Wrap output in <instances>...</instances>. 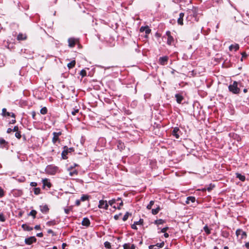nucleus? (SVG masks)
I'll return each mask as SVG.
<instances>
[{"label": "nucleus", "instance_id": "1", "mask_svg": "<svg viewBox=\"0 0 249 249\" xmlns=\"http://www.w3.org/2000/svg\"><path fill=\"white\" fill-rule=\"evenodd\" d=\"M229 89L230 91L234 94H238L240 92V89L238 87V83L234 81L232 84L229 86Z\"/></svg>", "mask_w": 249, "mask_h": 249}, {"label": "nucleus", "instance_id": "2", "mask_svg": "<svg viewBox=\"0 0 249 249\" xmlns=\"http://www.w3.org/2000/svg\"><path fill=\"white\" fill-rule=\"evenodd\" d=\"M236 235L237 237L240 236V239L246 238L247 237L246 232L241 229H237L236 231Z\"/></svg>", "mask_w": 249, "mask_h": 249}, {"label": "nucleus", "instance_id": "3", "mask_svg": "<svg viewBox=\"0 0 249 249\" xmlns=\"http://www.w3.org/2000/svg\"><path fill=\"white\" fill-rule=\"evenodd\" d=\"M99 208H103L106 210L108 208V204L106 200H101L99 201V204L98 205Z\"/></svg>", "mask_w": 249, "mask_h": 249}, {"label": "nucleus", "instance_id": "4", "mask_svg": "<svg viewBox=\"0 0 249 249\" xmlns=\"http://www.w3.org/2000/svg\"><path fill=\"white\" fill-rule=\"evenodd\" d=\"M68 170L69 171V175L72 176H76L78 174V171L77 170L74 169L73 167L71 166L68 168Z\"/></svg>", "mask_w": 249, "mask_h": 249}, {"label": "nucleus", "instance_id": "5", "mask_svg": "<svg viewBox=\"0 0 249 249\" xmlns=\"http://www.w3.org/2000/svg\"><path fill=\"white\" fill-rule=\"evenodd\" d=\"M36 239L35 236H31L25 239V242L27 245H31L33 243L36 242Z\"/></svg>", "mask_w": 249, "mask_h": 249}, {"label": "nucleus", "instance_id": "6", "mask_svg": "<svg viewBox=\"0 0 249 249\" xmlns=\"http://www.w3.org/2000/svg\"><path fill=\"white\" fill-rule=\"evenodd\" d=\"M61 135V132H54L53 133V138L52 141L53 143H55L58 140L59 136Z\"/></svg>", "mask_w": 249, "mask_h": 249}, {"label": "nucleus", "instance_id": "7", "mask_svg": "<svg viewBox=\"0 0 249 249\" xmlns=\"http://www.w3.org/2000/svg\"><path fill=\"white\" fill-rule=\"evenodd\" d=\"M168 60V57L167 56L161 57L159 58V62L161 65H164L166 64Z\"/></svg>", "mask_w": 249, "mask_h": 249}, {"label": "nucleus", "instance_id": "8", "mask_svg": "<svg viewBox=\"0 0 249 249\" xmlns=\"http://www.w3.org/2000/svg\"><path fill=\"white\" fill-rule=\"evenodd\" d=\"M180 132L179 129L178 127H175L172 131V134L173 136H174L176 139H178L179 138V132Z\"/></svg>", "mask_w": 249, "mask_h": 249}, {"label": "nucleus", "instance_id": "9", "mask_svg": "<svg viewBox=\"0 0 249 249\" xmlns=\"http://www.w3.org/2000/svg\"><path fill=\"white\" fill-rule=\"evenodd\" d=\"M40 211L45 213H47L49 212V209L47 205H44L40 206Z\"/></svg>", "mask_w": 249, "mask_h": 249}, {"label": "nucleus", "instance_id": "10", "mask_svg": "<svg viewBox=\"0 0 249 249\" xmlns=\"http://www.w3.org/2000/svg\"><path fill=\"white\" fill-rule=\"evenodd\" d=\"M140 31L141 32H144L146 34H148L150 33L151 30L148 28V27L145 26V27H142L140 28Z\"/></svg>", "mask_w": 249, "mask_h": 249}, {"label": "nucleus", "instance_id": "11", "mask_svg": "<svg viewBox=\"0 0 249 249\" xmlns=\"http://www.w3.org/2000/svg\"><path fill=\"white\" fill-rule=\"evenodd\" d=\"M82 224L83 226H85L86 227L89 226V225H90V221L89 219V218H83L82 222Z\"/></svg>", "mask_w": 249, "mask_h": 249}, {"label": "nucleus", "instance_id": "12", "mask_svg": "<svg viewBox=\"0 0 249 249\" xmlns=\"http://www.w3.org/2000/svg\"><path fill=\"white\" fill-rule=\"evenodd\" d=\"M184 14L183 13H181L179 14V17L178 19V23L179 25H183V18L184 17Z\"/></svg>", "mask_w": 249, "mask_h": 249}, {"label": "nucleus", "instance_id": "13", "mask_svg": "<svg viewBox=\"0 0 249 249\" xmlns=\"http://www.w3.org/2000/svg\"><path fill=\"white\" fill-rule=\"evenodd\" d=\"M239 47L238 44H237L231 45L229 47V50L230 51L234 50L235 51H236L237 50H238L239 49Z\"/></svg>", "mask_w": 249, "mask_h": 249}, {"label": "nucleus", "instance_id": "14", "mask_svg": "<svg viewBox=\"0 0 249 249\" xmlns=\"http://www.w3.org/2000/svg\"><path fill=\"white\" fill-rule=\"evenodd\" d=\"M69 46L70 47H73L75 44V40L74 38H71L68 40Z\"/></svg>", "mask_w": 249, "mask_h": 249}, {"label": "nucleus", "instance_id": "15", "mask_svg": "<svg viewBox=\"0 0 249 249\" xmlns=\"http://www.w3.org/2000/svg\"><path fill=\"white\" fill-rule=\"evenodd\" d=\"M124 249H135V247L133 244H125L124 245Z\"/></svg>", "mask_w": 249, "mask_h": 249}, {"label": "nucleus", "instance_id": "16", "mask_svg": "<svg viewBox=\"0 0 249 249\" xmlns=\"http://www.w3.org/2000/svg\"><path fill=\"white\" fill-rule=\"evenodd\" d=\"M42 182H43L44 186H46L48 188H50L51 187V184L49 181V180L48 179H47V178L43 179L42 180Z\"/></svg>", "mask_w": 249, "mask_h": 249}, {"label": "nucleus", "instance_id": "17", "mask_svg": "<svg viewBox=\"0 0 249 249\" xmlns=\"http://www.w3.org/2000/svg\"><path fill=\"white\" fill-rule=\"evenodd\" d=\"M21 227L24 231H31L33 229L32 227L29 226L26 224H22Z\"/></svg>", "mask_w": 249, "mask_h": 249}, {"label": "nucleus", "instance_id": "18", "mask_svg": "<svg viewBox=\"0 0 249 249\" xmlns=\"http://www.w3.org/2000/svg\"><path fill=\"white\" fill-rule=\"evenodd\" d=\"M68 154V148L66 146L64 147V150L62 152V157L63 159H66L67 156L66 155Z\"/></svg>", "mask_w": 249, "mask_h": 249}, {"label": "nucleus", "instance_id": "19", "mask_svg": "<svg viewBox=\"0 0 249 249\" xmlns=\"http://www.w3.org/2000/svg\"><path fill=\"white\" fill-rule=\"evenodd\" d=\"M175 97L176 98L177 102L179 104L181 103L183 99V97L178 94H176Z\"/></svg>", "mask_w": 249, "mask_h": 249}, {"label": "nucleus", "instance_id": "20", "mask_svg": "<svg viewBox=\"0 0 249 249\" xmlns=\"http://www.w3.org/2000/svg\"><path fill=\"white\" fill-rule=\"evenodd\" d=\"M196 200V198L193 196H189L187 198L186 203L188 204H190V201L191 202H194Z\"/></svg>", "mask_w": 249, "mask_h": 249}, {"label": "nucleus", "instance_id": "21", "mask_svg": "<svg viewBox=\"0 0 249 249\" xmlns=\"http://www.w3.org/2000/svg\"><path fill=\"white\" fill-rule=\"evenodd\" d=\"M26 38V36L25 35H23L22 34H20L18 36L17 39L18 40H25Z\"/></svg>", "mask_w": 249, "mask_h": 249}, {"label": "nucleus", "instance_id": "22", "mask_svg": "<svg viewBox=\"0 0 249 249\" xmlns=\"http://www.w3.org/2000/svg\"><path fill=\"white\" fill-rule=\"evenodd\" d=\"M75 65V61L73 60V61H71L70 63H68L67 65V66L69 69H71L74 67Z\"/></svg>", "mask_w": 249, "mask_h": 249}, {"label": "nucleus", "instance_id": "23", "mask_svg": "<svg viewBox=\"0 0 249 249\" xmlns=\"http://www.w3.org/2000/svg\"><path fill=\"white\" fill-rule=\"evenodd\" d=\"M47 111H48V110H47V108L46 107H42L41 109H40V113L43 114V115H45L47 113Z\"/></svg>", "mask_w": 249, "mask_h": 249}, {"label": "nucleus", "instance_id": "24", "mask_svg": "<svg viewBox=\"0 0 249 249\" xmlns=\"http://www.w3.org/2000/svg\"><path fill=\"white\" fill-rule=\"evenodd\" d=\"M174 41V38L171 36H169L167 39V43L169 45H171Z\"/></svg>", "mask_w": 249, "mask_h": 249}, {"label": "nucleus", "instance_id": "25", "mask_svg": "<svg viewBox=\"0 0 249 249\" xmlns=\"http://www.w3.org/2000/svg\"><path fill=\"white\" fill-rule=\"evenodd\" d=\"M160 210V207H158L156 209H153L152 210V213L153 214H156L159 213Z\"/></svg>", "mask_w": 249, "mask_h": 249}, {"label": "nucleus", "instance_id": "26", "mask_svg": "<svg viewBox=\"0 0 249 249\" xmlns=\"http://www.w3.org/2000/svg\"><path fill=\"white\" fill-rule=\"evenodd\" d=\"M164 223V221L161 219L157 220L155 221V223L157 225H161Z\"/></svg>", "mask_w": 249, "mask_h": 249}, {"label": "nucleus", "instance_id": "27", "mask_svg": "<svg viewBox=\"0 0 249 249\" xmlns=\"http://www.w3.org/2000/svg\"><path fill=\"white\" fill-rule=\"evenodd\" d=\"M36 210H32L30 213L29 214V215L32 216L34 218L36 217Z\"/></svg>", "mask_w": 249, "mask_h": 249}, {"label": "nucleus", "instance_id": "28", "mask_svg": "<svg viewBox=\"0 0 249 249\" xmlns=\"http://www.w3.org/2000/svg\"><path fill=\"white\" fill-rule=\"evenodd\" d=\"M237 177L241 181H244L245 179V177L244 176L241 175L240 174H236Z\"/></svg>", "mask_w": 249, "mask_h": 249}, {"label": "nucleus", "instance_id": "29", "mask_svg": "<svg viewBox=\"0 0 249 249\" xmlns=\"http://www.w3.org/2000/svg\"><path fill=\"white\" fill-rule=\"evenodd\" d=\"M204 230L205 231V232L207 233V234H209L211 233L210 230L209 229L207 226H205L204 227Z\"/></svg>", "mask_w": 249, "mask_h": 249}, {"label": "nucleus", "instance_id": "30", "mask_svg": "<svg viewBox=\"0 0 249 249\" xmlns=\"http://www.w3.org/2000/svg\"><path fill=\"white\" fill-rule=\"evenodd\" d=\"M143 223V220L142 219H140L138 221L135 222L134 223L136 225H142Z\"/></svg>", "mask_w": 249, "mask_h": 249}, {"label": "nucleus", "instance_id": "31", "mask_svg": "<svg viewBox=\"0 0 249 249\" xmlns=\"http://www.w3.org/2000/svg\"><path fill=\"white\" fill-rule=\"evenodd\" d=\"M129 215H130V214L128 212L124 214V215L123 217V221H126L128 219Z\"/></svg>", "mask_w": 249, "mask_h": 249}, {"label": "nucleus", "instance_id": "32", "mask_svg": "<svg viewBox=\"0 0 249 249\" xmlns=\"http://www.w3.org/2000/svg\"><path fill=\"white\" fill-rule=\"evenodd\" d=\"M80 74L82 76V77H85L87 75V72L85 70H82L81 71Z\"/></svg>", "mask_w": 249, "mask_h": 249}, {"label": "nucleus", "instance_id": "33", "mask_svg": "<svg viewBox=\"0 0 249 249\" xmlns=\"http://www.w3.org/2000/svg\"><path fill=\"white\" fill-rule=\"evenodd\" d=\"M105 247L107 249H110L111 248V245L110 243L109 242H105L104 243Z\"/></svg>", "mask_w": 249, "mask_h": 249}, {"label": "nucleus", "instance_id": "34", "mask_svg": "<svg viewBox=\"0 0 249 249\" xmlns=\"http://www.w3.org/2000/svg\"><path fill=\"white\" fill-rule=\"evenodd\" d=\"M71 210H72V208L71 207H70L67 208H65L64 209V211H65V213L66 214H69L70 212L71 211Z\"/></svg>", "mask_w": 249, "mask_h": 249}, {"label": "nucleus", "instance_id": "35", "mask_svg": "<svg viewBox=\"0 0 249 249\" xmlns=\"http://www.w3.org/2000/svg\"><path fill=\"white\" fill-rule=\"evenodd\" d=\"M154 203V201H151L149 203V204L147 206V209H151L152 208V206L153 205Z\"/></svg>", "mask_w": 249, "mask_h": 249}, {"label": "nucleus", "instance_id": "36", "mask_svg": "<svg viewBox=\"0 0 249 249\" xmlns=\"http://www.w3.org/2000/svg\"><path fill=\"white\" fill-rule=\"evenodd\" d=\"M0 221L1 222H4L5 221V217L2 213H0Z\"/></svg>", "mask_w": 249, "mask_h": 249}, {"label": "nucleus", "instance_id": "37", "mask_svg": "<svg viewBox=\"0 0 249 249\" xmlns=\"http://www.w3.org/2000/svg\"><path fill=\"white\" fill-rule=\"evenodd\" d=\"M56 223L54 221H50L47 223V225L48 226H52L55 225Z\"/></svg>", "mask_w": 249, "mask_h": 249}, {"label": "nucleus", "instance_id": "38", "mask_svg": "<svg viewBox=\"0 0 249 249\" xmlns=\"http://www.w3.org/2000/svg\"><path fill=\"white\" fill-rule=\"evenodd\" d=\"M149 249H159L158 248V246H157V245H150L149 246Z\"/></svg>", "mask_w": 249, "mask_h": 249}, {"label": "nucleus", "instance_id": "39", "mask_svg": "<svg viewBox=\"0 0 249 249\" xmlns=\"http://www.w3.org/2000/svg\"><path fill=\"white\" fill-rule=\"evenodd\" d=\"M40 190L38 188H36L34 189V193L36 195H38L40 193Z\"/></svg>", "mask_w": 249, "mask_h": 249}, {"label": "nucleus", "instance_id": "40", "mask_svg": "<svg viewBox=\"0 0 249 249\" xmlns=\"http://www.w3.org/2000/svg\"><path fill=\"white\" fill-rule=\"evenodd\" d=\"M88 199V196L84 195L81 197V200L83 201L86 200Z\"/></svg>", "mask_w": 249, "mask_h": 249}, {"label": "nucleus", "instance_id": "41", "mask_svg": "<svg viewBox=\"0 0 249 249\" xmlns=\"http://www.w3.org/2000/svg\"><path fill=\"white\" fill-rule=\"evenodd\" d=\"M116 201V199H113L108 201V203L110 205H112L114 203H115Z\"/></svg>", "mask_w": 249, "mask_h": 249}, {"label": "nucleus", "instance_id": "42", "mask_svg": "<svg viewBox=\"0 0 249 249\" xmlns=\"http://www.w3.org/2000/svg\"><path fill=\"white\" fill-rule=\"evenodd\" d=\"M156 245L157 246H158V248L159 249L160 248H162L163 247L164 243L163 242H162V243H158Z\"/></svg>", "mask_w": 249, "mask_h": 249}, {"label": "nucleus", "instance_id": "43", "mask_svg": "<svg viewBox=\"0 0 249 249\" xmlns=\"http://www.w3.org/2000/svg\"><path fill=\"white\" fill-rule=\"evenodd\" d=\"M6 115L8 116H11L13 118H15V115L13 113H10L7 112L6 113Z\"/></svg>", "mask_w": 249, "mask_h": 249}, {"label": "nucleus", "instance_id": "44", "mask_svg": "<svg viewBox=\"0 0 249 249\" xmlns=\"http://www.w3.org/2000/svg\"><path fill=\"white\" fill-rule=\"evenodd\" d=\"M15 136L18 139L21 138V135L19 132H17L15 133Z\"/></svg>", "mask_w": 249, "mask_h": 249}, {"label": "nucleus", "instance_id": "45", "mask_svg": "<svg viewBox=\"0 0 249 249\" xmlns=\"http://www.w3.org/2000/svg\"><path fill=\"white\" fill-rule=\"evenodd\" d=\"M79 111L78 109H74V110L71 112V114L73 115H75L77 113H78Z\"/></svg>", "mask_w": 249, "mask_h": 249}, {"label": "nucleus", "instance_id": "46", "mask_svg": "<svg viewBox=\"0 0 249 249\" xmlns=\"http://www.w3.org/2000/svg\"><path fill=\"white\" fill-rule=\"evenodd\" d=\"M7 112H6V108H3L2 109V116H6Z\"/></svg>", "mask_w": 249, "mask_h": 249}, {"label": "nucleus", "instance_id": "47", "mask_svg": "<svg viewBox=\"0 0 249 249\" xmlns=\"http://www.w3.org/2000/svg\"><path fill=\"white\" fill-rule=\"evenodd\" d=\"M6 143V141L3 139L0 138V144L2 145L3 144H5Z\"/></svg>", "mask_w": 249, "mask_h": 249}, {"label": "nucleus", "instance_id": "48", "mask_svg": "<svg viewBox=\"0 0 249 249\" xmlns=\"http://www.w3.org/2000/svg\"><path fill=\"white\" fill-rule=\"evenodd\" d=\"M32 118H33V119L34 120H36V113L35 111H32Z\"/></svg>", "mask_w": 249, "mask_h": 249}, {"label": "nucleus", "instance_id": "49", "mask_svg": "<svg viewBox=\"0 0 249 249\" xmlns=\"http://www.w3.org/2000/svg\"><path fill=\"white\" fill-rule=\"evenodd\" d=\"M122 215L121 213H120L119 214H116V215H115L114 216V218L115 220H118L120 216Z\"/></svg>", "mask_w": 249, "mask_h": 249}, {"label": "nucleus", "instance_id": "50", "mask_svg": "<svg viewBox=\"0 0 249 249\" xmlns=\"http://www.w3.org/2000/svg\"><path fill=\"white\" fill-rule=\"evenodd\" d=\"M18 127L17 126H15L14 128L12 129V131L14 132H18Z\"/></svg>", "mask_w": 249, "mask_h": 249}, {"label": "nucleus", "instance_id": "51", "mask_svg": "<svg viewBox=\"0 0 249 249\" xmlns=\"http://www.w3.org/2000/svg\"><path fill=\"white\" fill-rule=\"evenodd\" d=\"M168 229V227H165L161 229V232L164 233Z\"/></svg>", "mask_w": 249, "mask_h": 249}, {"label": "nucleus", "instance_id": "52", "mask_svg": "<svg viewBox=\"0 0 249 249\" xmlns=\"http://www.w3.org/2000/svg\"><path fill=\"white\" fill-rule=\"evenodd\" d=\"M3 196V190L0 187V197H1Z\"/></svg>", "mask_w": 249, "mask_h": 249}, {"label": "nucleus", "instance_id": "53", "mask_svg": "<svg viewBox=\"0 0 249 249\" xmlns=\"http://www.w3.org/2000/svg\"><path fill=\"white\" fill-rule=\"evenodd\" d=\"M131 228L133 229H135V230H137V225L135 223H134V224L131 225Z\"/></svg>", "mask_w": 249, "mask_h": 249}, {"label": "nucleus", "instance_id": "54", "mask_svg": "<svg viewBox=\"0 0 249 249\" xmlns=\"http://www.w3.org/2000/svg\"><path fill=\"white\" fill-rule=\"evenodd\" d=\"M31 186L36 187L37 185V183L36 182H32L30 183Z\"/></svg>", "mask_w": 249, "mask_h": 249}, {"label": "nucleus", "instance_id": "55", "mask_svg": "<svg viewBox=\"0 0 249 249\" xmlns=\"http://www.w3.org/2000/svg\"><path fill=\"white\" fill-rule=\"evenodd\" d=\"M242 58H241V61H243V57H245L247 56V54L246 53L244 52V53H242Z\"/></svg>", "mask_w": 249, "mask_h": 249}, {"label": "nucleus", "instance_id": "56", "mask_svg": "<svg viewBox=\"0 0 249 249\" xmlns=\"http://www.w3.org/2000/svg\"><path fill=\"white\" fill-rule=\"evenodd\" d=\"M48 233H52L53 235H54L53 231L52 230H51V229H50V230H49L48 231Z\"/></svg>", "mask_w": 249, "mask_h": 249}, {"label": "nucleus", "instance_id": "57", "mask_svg": "<svg viewBox=\"0 0 249 249\" xmlns=\"http://www.w3.org/2000/svg\"><path fill=\"white\" fill-rule=\"evenodd\" d=\"M36 236L38 237H41L43 236V233L42 232L38 233L36 234Z\"/></svg>", "mask_w": 249, "mask_h": 249}, {"label": "nucleus", "instance_id": "58", "mask_svg": "<svg viewBox=\"0 0 249 249\" xmlns=\"http://www.w3.org/2000/svg\"><path fill=\"white\" fill-rule=\"evenodd\" d=\"M35 229L36 230H40V226L39 225H36L35 227Z\"/></svg>", "mask_w": 249, "mask_h": 249}, {"label": "nucleus", "instance_id": "59", "mask_svg": "<svg viewBox=\"0 0 249 249\" xmlns=\"http://www.w3.org/2000/svg\"><path fill=\"white\" fill-rule=\"evenodd\" d=\"M12 131V129L11 128H8L7 130V133H10Z\"/></svg>", "mask_w": 249, "mask_h": 249}, {"label": "nucleus", "instance_id": "60", "mask_svg": "<svg viewBox=\"0 0 249 249\" xmlns=\"http://www.w3.org/2000/svg\"><path fill=\"white\" fill-rule=\"evenodd\" d=\"M166 35L168 37H169V36H171V33L170 31L166 32Z\"/></svg>", "mask_w": 249, "mask_h": 249}, {"label": "nucleus", "instance_id": "61", "mask_svg": "<svg viewBox=\"0 0 249 249\" xmlns=\"http://www.w3.org/2000/svg\"><path fill=\"white\" fill-rule=\"evenodd\" d=\"M245 246L246 248H249V242H247L245 244Z\"/></svg>", "mask_w": 249, "mask_h": 249}, {"label": "nucleus", "instance_id": "62", "mask_svg": "<svg viewBox=\"0 0 249 249\" xmlns=\"http://www.w3.org/2000/svg\"><path fill=\"white\" fill-rule=\"evenodd\" d=\"M164 236L165 237V238H167L169 236V234L167 233H165L164 234Z\"/></svg>", "mask_w": 249, "mask_h": 249}, {"label": "nucleus", "instance_id": "63", "mask_svg": "<svg viewBox=\"0 0 249 249\" xmlns=\"http://www.w3.org/2000/svg\"><path fill=\"white\" fill-rule=\"evenodd\" d=\"M15 123H16V120H15V119L14 120H12L11 121V123L13 124H15Z\"/></svg>", "mask_w": 249, "mask_h": 249}, {"label": "nucleus", "instance_id": "64", "mask_svg": "<svg viewBox=\"0 0 249 249\" xmlns=\"http://www.w3.org/2000/svg\"><path fill=\"white\" fill-rule=\"evenodd\" d=\"M80 201H79V200H77V201H76V205H79L80 204Z\"/></svg>", "mask_w": 249, "mask_h": 249}]
</instances>
